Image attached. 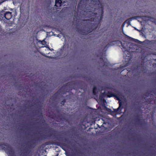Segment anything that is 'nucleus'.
Returning <instances> with one entry per match:
<instances>
[{"label":"nucleus","instance_id":"nucleus-2","mask_svg":"<svg viewBox=\"0 0 156 156\" xmlns=\"http://www.w3.org/2000/svg\"><path fill=\"white\" fill-rule=\"evenodd\" d=\"M118 43L120 44L121 46L123 47V49L122 50L123 51H124V54L126 55V57H129L130 56V55L129 54V52L128 51V47L126 46L127 45V43H124L123 44L122 43V42L120 41H118Z\"/></svg>","mask_w":156,"mask_h":156},{"label":"nucleus","instance_id":"nucleus-5","mask_svg":"<svg viewBox=\"0 0 156 156\" xmlns=\"http://www.w3.org/2000/svg\"><path fill=\"white\" fill-rule=\"evenodd\" d=\"M12 13L9 12H7L4 13V17L7 20L10 19L12 17Z\"/></svg>","mask_w":156,"mask_h":156},{"label":"nucleus","instance_id":"nucleus-7","mask_svg":"<svg viewBox=\"0 0 156 156\" xmlns=\"http://www.w3.org/2000/svg\"><path fill=\"white\" fill-rule=\"evenodd\" d=\"M3 145L4 146H2V147H3V149H5V150L6 149L7 150H9V149H10L9 146L7 144H5Z\"/></svg>","mask_w":156,"mask_h":156},{"label":"nucleus","instance_id":"nucleus-6","mask_svg":"<svg viewBox=\"0 0 156 156\" xmlns=\"http://www.w3.org/2000/svg\"><path fill=\"white\" fill-rule=\"evenodd\" d=\"M61 0H55V6L57 7H60L61 6Z\"/></svg>","mask_w":156,"mask_h":156},{"label":"nucleus","instance_id":"nucleus-3","mask_svg":"<svg viewBox=\"0 0 156 156\" xmlns=\"http://www.w3.org/2000/svg\"><path fill=\"white\" fill-rule=\"evenodd\" d=\"M91 2H92L94 4L95 7H97V5H98V6L100 7V13H102L103 12V9L102 8V6L101 4L100 3V2L98 1V0H90Z\"/></svg>","mask_w":156,"mask_h":156},{"label":"nucleus","instance_id":"nucleus-12","mask_svg":"<svg viewBox=\"0 0 156 156\" xmlns=\"http://www.w3.org/2000/svg\"><path fill=\"white\" fill-rule=\"evenodd\" d=\"M119 109V108H118V109Z\"/></svg>","mask_w":156,"mask_h":156},{"label":"nucleus","instance_id":"nucleus-8","mask_svg":"<svg viewBox=\"0 0 156 156\" xmlns=\"http://www.w3.org/2000/svg\"><path fill=\"white\" fill-rule=\"evenodd\" d=\"M95 89H96V87H94L93 89V92L94 94H95Z\"/></svg>","mask_w":156,"mask_h":156},{"label":"nucleus","instance_id":"nucleus-13","mask_svg":"<svg viewBox=\"0 0 156 156\" xmlns=\"http://www.w3.org/2000/svg\"><path fill=\"white\" fill-rule=\"evenodd\" d=\"M89 32H90V30H89ZM91 32V31H90V32Z\"/></svg>","mask_w":156,"mask_h":156},{"label":"nucleus","instance_id":"nucleus-4","mask_svg":"<svg viewBox=\"0 0 156 156\" xmlns=\"http://www.w3.org/2000/svg\"><path fill=\"white\" fill-rule=\"evenodd\" d=\"M41 47V50L42 51L45 50V52H44L43 53L42 52V53H41L43 55L45 56H45V55L46 54L48 53V52L47 51H48L49 50H49H51V51H52V50H53V49H49L48 48H47L46 47H45V46H44V47L42 46V47Z\"/></svg>","mask_w":156,"mask_h":156},{"label":"nucleus","instance_id":"nucleus-11","mask_svg":"<svg viewBox=\"0 0 156 156\" xmlns=\"http://www.w3.org/2000/svg\"><path fill=\"white\" fill-rule=\"evenodd\" d=\"M90 32H89L88 31H87L85 33H84L85 34H88L89 33H90Z\"/></svg>","mask_w":156,"mask_h":156},{"label":"nucleus","instance_id":"nucleus-1","mask_svg":"<svg viewBox=\"0 0 156 156\" xmlns=\"http://www.w3.org/2000/svg\"><path fill=\"white\" fill-rule=\"evenodd\" d=\"M100 7L98 8L99 9H98V10L99 11V12H98V13L97 14L96 13V14H95V13H93L91 12V11L89 10V9H88V11H87L86 12H85V13L84 14L86 15L89 18V19H87L88 21L86 20V21H88V23L89 24L90 26H91L90 27H92V28H93L94 27H92V24L90 23L89 22V21L90 20V21H92V20H96L97 19L98 21H99L101 19V15L103 13H100Z\"/></svg>","mask_w":156,"mask_h":156},{"label":"nucleus","instance_id":"nucleus-9","mask_svg":"<svg viewBox=\"0 0 156 156\" xmlns=\"http://www.w3.org/2000/svg\"><path fill=\"white\" fill-rule=\"evenodd\" d=\"M41 43L43 45H44V44H45V42L44 41H42Z\"/></svg>","mask_w":156,"mask_h":156},{"label":"nucleus","instance_id":"nucleus-10","mask_svg":"<svg viewBox=\"0 0 156 156\" xmlns=\"http://www.w3.org/2000/svg\"><path fill=\"white\" fill-rule=\"evenodd\" d=\"M107 61V60H106V59H105V58H104V59H103V61L105 62H106Z\"/></svg>","mask_w":156,"mask_h":156}]
</instances>
